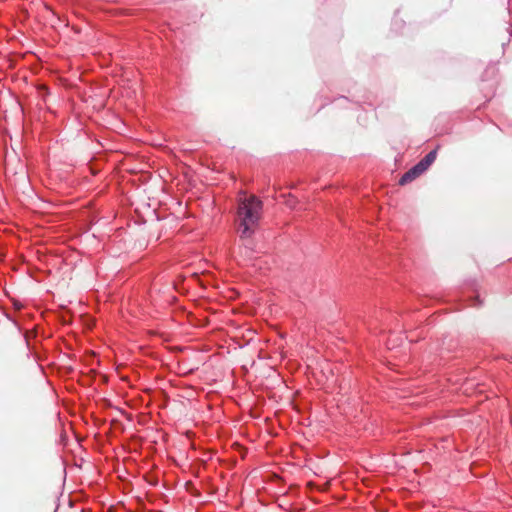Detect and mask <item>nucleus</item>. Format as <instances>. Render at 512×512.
I'll use <instances>...</instances> for the list:
<instances>
[{
    "mask_svg": "<svg viewBox=\"0 0 512 512\" xmlns=\"http://www.w3.org/2000/svg\"><path fill=\"white\" fill-rule=\"evenodd\" d=\"M263 205L254 195L240 193L236 213L237 231L241 239H249L256 232L262 216Z\"/></svg>",
    "mask_w": 512,
    "mask_h": 512,
    "instance_id": "nucleus-1",
    "label": "nucleus"
},
{
    "mask_svg": "<svg viewBox=\"0 0 512 512\" xmlns=\"http://www.w3.org/2000/svg\"><path fill=\"white\" fill-rule=\"evenodd\" d=\"M436 159V151H430L419 163H417L414 167L408 170L406 173L402 175L399 180L401 185H405L419 175H421Z\"/></svg>",
    "mask_w": 512,
    "mask_h": 512,
    "instance_id": "nucleus-2",
    "label": "nucleus"
}]
</instances>
